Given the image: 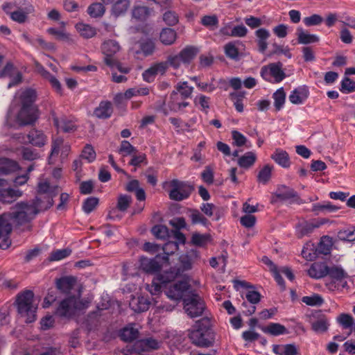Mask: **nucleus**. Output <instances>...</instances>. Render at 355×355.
I'll return each mask as SVG.
<instances>
[{
	"mask_svg": "<svg viewBox=\"0 0 355 355\" xmlns=\"http://www.w3.org/2000/svg\"><path fill=\"white\" fill-rule=\"evenodd\" d=\"M189 338L193 344L200 347L212 346L215 340L212 330L200 321L189 331Z\"/></svg>",
	"mask_w": 355,
	"mask_h": 355,
	"instance_id": "nucleus-2",
	"label": "nucleus"
},
{
	"mask_svg": "<svg viewBox=\"0 0 355 355\" xmlns=\"http://www.w3.org/2000/svg\"><path fill=\"white\" fill-rule=\"evenodd\" d=\"M179 274V270L173 268L170 271H166L164 274L159 275L157 277V279L160 281L161 283L166 284L167 282L173 281Z\"/></svg>",
	"mask_w": 355,
	"mask_h": 355,
	"instance_id": "nucleus-53",
	"label": "nucleus"
},
{
	"mask_svg": "<svg viewBox=\"0 0 355 355\" xmlns=\"http://www.w3.org/2000/svg\"><path fill=\"white\" fill-rule=\"evenodd\" d=\"M87 307L85 302L80 300V295H69L60 301L55 314L62 318H69L77 310H82Z\"/></svg>",
	"mask_w": 355,
	"mask_h": 355,
	"instance_id": "nucleus-4",
	"label": "nucleus"
},
{
	"mask_svg": "<svg viewBox=\"0 0 355 355\" xmlns=\"http://www.w3.org/2000/svg\"><path fill=\"white\" fill-rule=\"evenodd\" d=\"M56 287L61 293L67 296L73 295L71 291L76 284V279L72 276L62 277L56 280Z\"/></svg>",
	"mask_w": 355,
	"mask_h": 355,
	"instance_id": "nucleus-17",
	"label": "nucleus"
},
{
	"mask_svg": "<svg viewBox=\"0 0 355 355\" xmlns=\"http://www.w3.org/2000/svg\"><path fill=\"white\" fill-rule=\"evenodd\" d=\"M150 13V10L146 6H135L132 10V17L139 20H144Z\"/></svg>",
	"mask_w": 355,
	"mask_h": 355,
	"instance_id": "nucleus-49",
	"label": "nucleus"
},
{
	"mask_svg": "<svg viewBox=\"0 0 355 355\" xmlns=\"http://www.w3.org/2000/svg\"><path fill=\"white\" fill-rule=\"evenodd\" d=\"M22 191L15 189H0V202L10 204L22 196Z\"/></svg>",
	"mask_w": 355,
	"mask_h": 355,
	"instance_id": "nucleus-26",
	"label": "nucleus"
},
{
	"mask_svg": "<svg viewBox=\"0 0 355 355\" xmlns=\"http://www.w3.org/2000/svg\"><path fill=\"white\" fill-rule=\"evenodd\" d=\"M34 293L31 291H26L18 295L16 304L18 313L25 318L27 323L36 319L37 306L33 304Z\"/></svg>",
	"mask_w": 355,
	"mask_h": 355,
	"instance_id": "nucleus-3",
	"label": "nucleus"
},
{
	"mask_svg": "<svg viewBox=\"0 0 355 355\" xmlns=\"http://www.w3.org/2000/svg\"><path fill=\"white\" fill-rule=\"evenodd\" d=\"M1 76L13 77L12 80L8 83V88L15 86L21 82L22 76L11 62H7L1 72Z\"/></svg>",
	"mask_w": 355,
	"mask_h": 355,
	"instance_id": "nucleus-16",
	"label": "nucleus"
},
{
	"mask_svg": "<svg viewBox=\"0 0 355 355\" xmlns=\"http://www.w3.org/2000/svg\"><path fill=\"white\" fill-rule=\"evenodd\" d=\"M169 185L172 188L169 192L171 200L181 201L187 198L192 191L191 186L178 180H173L169 182Z\"/></svg>",
	"mask_w": 355,
	"mask_h": 355,
	"instance_id": "nucleus-7",
	"label": "nucleus"
},
{
	"mask_svg": "<svg viewBox=\"0 0 355 355\" xmlns=\"http://www.w3.org/2000/svg\"><path fill=\"white\" fill-rule=\"evenodd\" d=\"M160 345L161 343L158 340L148 338L135 342L133 345V350L137 353L149 352L159 349Z\"/></svg>",
	"mask_w": 355,
	"mask_h": 355,
	"instance_id": "nucleus-15",
	"label": "nucleus"
},
{
	"mask_svg": "<svg viewBox=\"0 0 355 355\" xmlns=\"http://www.w3.org/2000/svg\"><path fill=\"white\" fill-rule=\"evenodd\" d=\"M36 92L31 88L21 89L15 96L16 101H19L21 106L36 107L34 102L36 99Z\"/></svg>",
	"mask_w": 355,
	"mask_h": 355,
	"instance_id": "nucleus-13",
	"label": "nucleus"
},
{
	"mask_svg": "<svg viewBox=\"0 0 355 355\" xmlns=\"http://www.w3.org/2000/svg\"><path fill=\"white\" fill-rule=\"evenodd\" d=\"M302 302L309 306L320 305L323 302L322 298L318 295L305 296L302 297Z\"/></svg>",
	"mask_w": 355,
	"mask_h": 355,
	"instance_id": "nucleus-62",
	"label": "nucleus"
},
{
	"mask_svg": "<svg viewBox=\"0 0 355 355\" xmlns=\"http://www.w3.org/2000/svg\"><path fill=\"white\" fill-rule=\"evenodd\" d=\"M338 238L341 241H355V227H350L340 230L338 232Z\"/></svg>",
	"mask_w": 355,
	"mask_h": 355,
	"instance_id": "nucleus-46",
	"label": "nucleus"
},
{
	"mask_svg": "<svg viewBox=\"0 0 355 355\" xmlns=\"http://www.w3.org/2000/svg\"><path fill=\"white\" fill-rule=\"evenodd\" d=\"M28 138L29 142L36 146H42L47 141L46 136L42 131L37 130H31Z\"/></svg>",
	"mask_w": 355,
	"mask_h": 355,
	"instance_id": "nucleus-32",
	"label": "nucleus"
},
{
	"mask_svg": "<svg viewBox=\"0 0 355 355\" xmlns=\"http://www.w3.org/2000/svg\"><path fill=\"white\" fill-rule=\"evenodd\" d=\"M323 222L317 221H303L296 226V234L297 237L302 238L313 232V231L319 227Z\"/></svg>",
	"mask_w": 355,
	"mask_h": 355,
	"instance_id": "nucleus-19",
	"label": "nucleus"
},
{
	"mask_svg": "<svg viewBox=\"0 0 355 355\" xmlns=\"http://www.w3.org/2000/svg\"><path fill=\"white\" fill-rule=\"evenodd\" d=\"M159 259L160 258L158 257L154 259L142 257L140 259V267L147 273H155L159 271L162 268V265L159 261Z\"/></svg>",
	"mask_w": 355,
	"mask_h": 355,
	"instance_id": "nucleus-20",
	"label": "nucleus"
},
{
	"mask_svg": "<svg viewBox=\"0 0 355 355\" xmlns=\"http://www.w3.org/2000/svg\"><path fill=\"white\" fill-rule=\"evenodd\" d=\"M274 106L277 111H279L284 106L286 101V93L282 87L278 89L273 94Z\"/></svg>",
	"mask_w": 355,
	"mask_h": 355,
	"instance_id": "nucleus-42",
	"label": "nucleus"
},
{
	"mask_svg": "<svg viewBox=\"0 0 355 355\" xmlns=\"http://www.w3.org/2000/svg\"><path fill=\"white\" fill-rule=\"evenodd\" d=\"M302 257L308 260L311 261L316 257V254L314 250V247L311 245H306L302 250Z\"/></svg>",
	"mask_w": 355,
	"mask_h": 355,
	"instance_id": "nucleus-64",
	"label": "nucleus"
},
{
	"mask_svg": "<svg viewBox=\"0 0 355 355\" xmlns=\"http://www.w3.org/2000/svg\"><path fill=\"white\" fill-rule=\"evenodd\" d=\"M189 216L194 224L201 223L205 225L207 222V218L197 209L191 210Z\"/></svg>",
	"mask_w": 355,
	"mask_h": 355,
	"instance_id": "nucleus-61",
	"label": "nucleus"
},
{
	"mask_svg": "<svg viewBox=\"0 0 355 355\" xmlns=\"http://www.w3.org/2000/svg\"><path fill=\"white\" fill-rule=\"evenodd\" d=\"M327 275L334 280V282L326 284V286L331 290H334L336 288V286L335 285L336 282L342 283L348 277L347 273L343 270V268L337 266L331 267L328 266Z\"/></svg>",
	"mask_w": 355,
	"mask_h": 355,
	"instance_id": "nucleus-14",
	"label": "nucleus"
},
{
	"mask_svg": "<svg viewBox=\"0 0 355 355\" xmlns=\"http://www.w3.org/2000/svg\"><path fill=\"white\" fill-rule=\"evenodd\" d=\"M336 321L344 329L351 328L355 336V320L351 315L341 313L336 318Z\"/></svg>",
	"mask_w": 355,
	"mask_h": 355,
	"instance_id": "nucleus-33",
	"label": "nucleus"
},
{
	"mask_svg": "<svg viewBox=\"0 0 355 355\" xmlns=\"http://www.w3.org/2000/svg\"><path fill=\"white\" fill-rule=\"evenodd\" d=\"M263 331L266 334L272 336H279L288 333L286 328L279 323H270L268 326L262 329Z\"/></svg>",
	"mask_w": 355,
	"mask_h": 355,
	"instance_id": "nucleus-38",
	"label": "nucleus"
},
{
	"mask_svg": "<svg viewBox=\"0 0 355 355\" xmlns=\"http://www.w3.org/2000/svg\"><path fill=\"white\" fill-rule=\"evenodd\" d=\"M175 89V90L171 94V98H178V94L181 95L182 98H188L191 97L193 91V87L189 86L186 81L178 83Z\"/></svg>",
	"mask_w": 355,
	"mask_h": 355,
	"instance_id": "nucleus-25",
	"label": "nucleus"
},
{
	"mask_svg": "<svg viewBox=\"0 0 355 355\" xmlns=\"http://www.w3.org/2000/svg\"><path fill=\"white\" fill-rule=\"evenodd\" d=\"M151 232L156 238L159 239H166L168 236V229L163 225H155Z\"/></svg>",
	"mask_w": 355,
	"mask_h": 355,
	"instance_id": "nucleus-51",
	"label": "nucleus"
},
{
	"mask_svg": "<svg viewBox=\"0 0 355 355\" xmlns=\"http://www.w3.org/2000/svg\"><path fill=\"white\" fill-rule=\"evenodd\" d=\"M282 66L283 64L280 62L265 65L261 67L260 75L263 79L268 82L273 83H280L286 78Z\"/></svg>",
	"mask_w": 355,
	"mask_h": 355,
	"instance_id": "nucleus-5",
	"label": "nucleus"
},
{
	"mask_svg": "<svg viewBox=\"0 0 355 355\" xmlns=\"http://www.w3.org/2000/svg\"><path fill=\"white\" fill-rule=\"evenodd\" d=\"M297 41L300 44H308L311 43H316L319 41V37L314 34H310L302 28L297 29Z\"/></svg>",
	"mask_w": 355,
	"mask_h": 355,
	"instance_id": "nucleus-34",
	"label": "nucleus"
},
{
	"mask_svg": "<svg viewBox=\"0 0 355 355\" xmlns=\"http://www.w3.org/2000/svg\"><path fill=\"white\" fill-rule=\"evenodd\" d=\"M71 253V250L69 248L57 250L51 252L50 255V260L60 261L69 256Z\"/></svg>",
	"mask_w": 355,
	"mask_h": 355,
	"instance_id": "nucleus-55",
	"label": "nucleus"
},
{
	"mask_svg": "<svg viewBox=\"0 0 355 355\" xmlns=\"http://www.w3.org/2000/svg\"><path fill=\"white\" fill-rule=\"evenodd\" d=\"M101 49L105 55L104 61L105 64L110 67L114 68V65L116 64V59L114 55L120 51V45L116 41L110 40L103 43Z\"/></svg>",
	"mask_w": 355,
	"mask_h": 355,
	"instance_id": "nucleus-9",
	"label": "nucleus"
},
{
	"mask_svg": "<svg viewBox=\"0 0 355 355\" xmlns=\"http://www.w3.org/2000/svg\"><path fill=\"white\" fill-rule=\"evenodd\" d=\"M167 69L168 63L163 62L154 63L143 72V79L147 83H151L154 81L157 75L164 74Z\"/></svg>",
	"mask_w": 355,
	"mask_h": 355,
	"instance_id": "nucleus-12",
	"label": "nucleus"
},
{
	"mask_svg": "<svg viewBox=\"0 0 355 355\" xmlns=\"http://www.w3.org/2000/svg\"><path fill=\"white\" fill-rule=\"evenodd\" d=\"M201 23L203 26L212 28L218 26V19L216 15H205L201 19Z\"/></svg>",
	"mask_w": 355,
	"mask_h": 355,
	"instance_id": "nucleus-59",
	"label": "nucleus"
},
{
	"mask_svg": "<svg viewBox=\"0 0 355 355\" xmlns=\"http://www.w3.org/2000/svg\"><path fill=\"white\" fill-rule=\"evenodd\" d=\"M98 204V199L95 197L87 198L83 205V209L85 213L90 214L95 209Z\"/></svg>",
	"mask_w": 355,
	"mask_h": 355,
	"instance_id": "nucleus-54",
	"label": "nucleus"
},
{
	"mask_svg": "<svg viewBox=\"0 0 355 355\" xmlns=\"http://www.w3.org/2000/svg\"><path fill=\"white\" fill-rule=\"evenodd\" d=\"M278 165L283 168H288L291 165L290 157L288 153L282 149L277 148L270 156Z\"/></svg>",
	"mask_w": 355,
	"mask_h": 355,
	"instance_id": "nucleus-27",
	"label": "nucleus"
},
{
	"mask_svg": "<svg viewBox=\"0 0 355 355\" xmlns=\"http://www.w3.org/2000/svg\"><path fill=\"white\" fill-rule=\"evenodd\" d=\"M309 94V89L306 86H300L291 92L288 99L293 104H302L306 100Z\"/></svg>",
	"mask_w": 355,
	"mask_h": 355,
	"instance_id": "nucleus-21",
	"label": "nucleus"
},
{
	"mask_svg": "<svg viewBox=\"0 0 355 355\" xmlns=\"http://www.w3.org/2000/svg\"><path fill=\"white\" fill-rule=\"evenodd\" d=\"M272 170V166L270 165H266L263 166L262 169L259 171L257 175V180L259 182L263 184H266L271 177V172Z\"/></svg>",
	"mask_w": 355,
	"mask_h": 355,
	"instance_id": "nucleus-50",
	"label": "nucleus"
},
{
	"mask_svg": "<svg viewBox=\"0 0 355 355\" xmlns=\"http://www.w3.org/2000/svg\"><path fill=\"white\" fill-rule=\"evenodd\" d=\"M328 266L324 262H314L307 270L308 275L315 279H321L327 275Z\"/></svg>",
	"mask_w": 355,
	"mask_h": 355,
	"instance_id": "nucleus-18",
	"label": "nucleus"
},
{
	"mask_svg": "<svg viewBox=\"0 0 355 355\" xmlns=\"http://www.w3.org/2000/svg\"><path fill=\"white\" fill-rule=\"evenodd\" d=\"M130 6V0H116L112 5V15L116 17L124 15L129 9Z\"/></svg>",
	"mask_w": 355,
	"mask_h": 355,
	"instance_id": "nucleus-28",
	"label": "nucleus"
},
{
	"mask_svg": "<svg viewBox=\"0 0 355 355\" xmlns=\"http://www.w3.org/2000/svg\"><path fill=\"white\" fill-rule=\"evenodd\" d=\"M131 201V197L126 195H121L118 198L117 208L121 211H125L130 206Z\"/></svg>",
	"mask_w": 355,
	"mask_h": 355,
	"instance_id": "nucleus-58",
	"label": "nucleus"
},
{
	"mask_svg": "<svg viewBox=\"0 0 355 355\" xmlns=\"http://www.w3.org/2000/svg\"><path fill=\"white\" fill-rule=\"evenodd\" d=\"M53 123L58 131L63 132H72L76 130V125L75 122L66 116H62L60 118L55 117L53 119Z\"/></svg>",
	"mask_w": 355,
	"mask_h": 355,
	"instance_id": "nucleus-23",
	"label": "nucleus"
},
{
	"mask_svg": "<svg viewBox=\"0 0 355 355\" xmlns=\"http://www.w3.org/2000/svg\"><path fill=\"white\" fill-rule=\"evenodd\" d=\"M257 160V155L254 152L249 151L238 159V165L243 168H249L254 165Z\"/></svg>",
	"mask_w": 355,
	"mask_h": 355,
	"instance_id": "nucleus-37",
	"label": "nucleus"
},
{
	"mask_svg": "<svg viewBox=\"0 0 355 355\" xmlns=\"http://www.w3.org/2000/svg\"><path fill=\"white\" fill-rule=\"evenodd\" d=\"M193 102L196 105H199L202 110L207 111L209 109L210 98L205 95L199 94L196 96Z\"/></svg>",
	"mask_w": 355,
	"mask_h": 355,
	"instance_id": "nucleus-52",
	"label": "nucleus"
},
{
	"mask_svg": "<svg viewBox=\"0 0 355 355\" xmlns=\"http://www.w3.org/2000/svg\"><path fill=\"white\" fill-rule=\"evenodd\" d=\"M198 53V49L194 46H187L180 52L183 63H189Z\"/></svg>",
	"mask_w": 355,
	"mask_h": 355,
	"instance_id": "nucleus-39",
	"label": "nucleus"
},
{
	"mask_svg": "<svg viewBox=\"0 0 355 355\" xmlns=\"http://www.w3.org/2000/svg\"><path fill=\"white\" fill-rule=\"evenodd\" d=\"M81 157L87 160L88 162H93L96 158V153L90 145H87L82 151Z\"/></svg>",
	"mask_w": 355,
	"mask_h": 355,
	"instance_id": "nucleus-60",
	"label": "nucleus"
},
{
	"mask_svg": "<svg viewBox=\"0 0 355 355\" xmlns=\"http://www.w3.org/2000/svg\"><path fill=\"white\" fill-rule=\"evenodd\" d=\"M225 53L227 57L231 59L236 60L239 58V51L235 44L229 42L225 46Z\"/></svg>",
	"mask_w": 355,
	"mask_h": 355,
	"instance_id": "nucleus-57",
	"label": "nucleus"
},
{
	"mask_svg": "<svg viewBox=\"0 0 355 355\" xmlns=\"http://www.w3.org/2000/svg\"><path fill=\"white\" fill-rule=\"evenodd\" d=\"M332 246V241L329 236H323L322 237L317 250L319 253L323 254H327L330 252L331 248Z\"/></svg>",
	"mask_w": 355,
	"mask_h": 355,
	"instance_id": "nucleus-47",
	"label": "nucleus"
},
{
	"mask_svg": "<svg viewBox=\"0 0 355 355\" xmlns=\"http://www.w3.org/2000/svg\"><path fill=\"white\" fill-rule=\"evenodd\" d=\"M276 196L281 200H288L295 198L297 193L293 189L281 185L277 190Z\"/></svg>",
	"mask_w": 355,
	"mask_h": 355,
	"instance_id": "nucleus-41",
	"label": "nucleus"
},
{
	"mask_svg": "<svg viewBox=\"0 0 355 355\" xmlns=\"http://www.w3.org/2000/svg\"><path fill=\"white\" fill-rule=\"evenodd\" d=\"M311 323L312 329L316 333H324L327 331L329 326V320L327 317L321 314L313 315Z\"/></svg>",
	"mask_w": 355,
	"mask_h": 355,
	"instance_id": "nucleus-24",
	"label": "nucleus"
},
{
	"mask_svg": "<svg viewBox=\"0 0 355 355\" xmlns=\"http://www.w3.org/2000/svg\"><path fill=\"white\" fill-rule=\"evenodd\" d=\"M129 304L135 312L140 313L146 311L149 309L151 302L144 296H134L130 300Z\"/></svg>",
	"mask_w": 355,
	"mask_h": 355,
	"instance_id": "nucleus-22",
	"label": "nucleus"
},
{
	"mask_svg": "<svg viewBox=\"0 0 355 355\" xmlns=\"http://www.w3.org/2000/svg\"><path fill=\"white\" fill-rule=\"evenodd\" d=\"M189 285L185 281H180L171 286L166 291V294L168 298L175 300L182 299L187 297L193 292L189 291Z\"/></svg>",
	"mask_w": 355,
	"mask_h": 355,
	"instance_id": "nucleus-10",
	"label": "nucleus"
},
{
	"mask_svg": "<svg viewBox=\"0 0 355 355\" xmlns=\"http://www.w3.org/2000/svg\"><path fill=\"white\" fill-rule=\"evenodd\" d=\"M18 168V164L15 161L6 158L0 159V174L7 175Z\"/></svg>",
	"mask_w": 355,
	"mask_h": 355,
	"instance_id": "nucleus-36",
	"label": "nucleus"
},
{
	"mask_svg": "<svg viewBox=\"0 0 355 355\" xmlns=\"http://www.w3.org/2000/svg\"><path fill=\"white\" fill-rule=\"evenodd\" d=\"M323 21V18L318 14L304 17L303 22L306 26H318Z\"/></svg>",
	"mask_w": 355,
	"mask_h": 355,
	"instance_id": "nucleus-56",
	"label": "nucleus"
},
{
	"mask_svg": "<svg viewBox=\"0 0 355 355\" xmlns=\"http://www.w3.org/2000/svg\"><path fill=\"white\" fill-rule=\"evenodd\" d=\"M232 137L233 139V144L236 146H242L245 144L247 141L246 137L237 130L232 132Z\"/></svg>",
	"mask_w": 355,
	"mask_h": 355,
	"instance_id": "nucleus-63",
	"label": "nucleus"
},
{
	"mask_svg": "<svg viewBox=\"0 0 355 355\" xmlns=\"http://www.w3.org/2000/svg\"><path fill=\"white\" fill-rule=\"evenodd\" d=\"M163 21L170 26L176 25L179 21L178 15L173 10H167L162 16Z\"/></svg>",
	"mask_w": 355,
	"mask_h": 355,
	"instance_id": "nucleus-48",
	"label": "nucleus"
},
{
	"mask_svg": "<svg viewBox=\"0 0 355 355\" xmlns=\"http://www.w3.org/2000/svg\"><path fill=\"white\" fill-rule=\"evenodd\" d=\"M138 335V330L132 325H129L122 330L121 337L125 341H132L136 339Z\"/></svg>",
	"mask_w": 355,
	"mask_h": 355,
	"instance_id": "nucleus-44",
	"label": "nucleus"
},
{
	"mask_svg": "<svg viewBox=\"0 0 355 355\" xmlns=\"http://www.w3.org/2000/svg\"><path fill=\"white\" fill-rule=\"evenodd\" d=\"M112 112V103L110 101H103L95 109L94 114L99 119H107L110 117Z\"/></svg>",
	"mask_w": 355,
	"mask_h": 355,
	"instance_id": "nucleus-29",
	"label": "nucleus"
},
{
	"mask_svg": "<svg viewBox=\"0 0 355 355\" xmlns=\"http://www.w3.org/2000/svg\"><path fill=\"white\" fill-rule=\"evenodd\" d=\"M53 205L52 199L49 197L46 204L42 205L41 199L36 197L32 201H21L13 206L8 213L12 221L21 225L31 222L42 210H46Z\"/></svg>",
	"mask_w": 355,
	"mask_h": 355,
	"instance_id": "nucleus-1",
	"label": "nucleus"
},
{
	"mask_svg": "<svg viewBox=\"0 0 355 355\" xmlns=\"http://www.w3.org/2000/svg\"><path fill=\"white\" fill-rule=\"evenodd\" d=\"M105 12V8L101 3H94L87 8V13L94 18L102 17Z\"/></svg>",
	"mask_w": 355,
	"mask_h": 355,
	"instance_id": "nucleus-43",
	"label": "nucleus"
},
{
	"mask_svg": "<svg viewBox=\"0 0 355 355\" xmlns=\"http://www.w3.org/2000/svg\"><path fill=\"white\" fill-rule=\"evenodd\" d=\"M76 28L80 35L85 38H91L96 34V29L89 24L78 23Z\"/></svg>",
	"mask_w": 355,
	"mask_h": 355,
	"instance_id": "nucleus-40",
	"label": "nucleus"
},
{
	"mask_svg": "<svg viewBox=\"0 0 355 355\" xmlns=\"http://www.w3.org/2000/svg\"><path fill=\"white\" fill-rule=\"evenodd\" d=\"M12 219L8 213L0 216V239L7 236L12 231Z\"/></svg>",
	"mask_w": 355,
	"mask_h": 355,
	"instance_id": "nucleus-31",
	"label": "nucleus"
},
{
	"mask_svg": "<svg viewBox=\"0 0 355 355\" xmlns=\"http://www.w3.org/2000/svg\"><path fill=\"white\" fill-rule=\"evenodd\" d=\"M71 150V146L68 142L60 137H53L51 141V150L49 157L50 164L54 163V158L60 153L62 159H65Z\"/></svg>",
	"mask_w": 355,
	"mask_h": 355,
	"instance_id": "nucleus-8",
	"label": "nucleus"
},
{
	"mask_svg": "<svg viewBox=\"0 0 355 355\" xmlns=\"http://www.w3.org/2000/svg\"><path fill=\"white\" fill-rule=\"evenodd\" d=\"M177 38L176 32L169 28H163L159 34V40L164 45H171L175 42Z\"/></svg>",
	"mask_w": 355,
	"mask_h": 355,
	"instance_id": "nucleus-35",
	"label": "nucleus"
},
{
	"mask_svg": "<svg viewBox=\"0 0 355 355\" xmlns=\"http://www.w3.org/2000/svg\"><path fill=\"white\" fill-rule=\"evenodd\" d=\"M211 241L209 234H202L200 233H193L191 236V243L194 245L203 247L206 245Z\"/></svg>",
	"mask_w": 355,
	"mask_h": 355,
	"instance_id": "nucleus-45",
	"label": "nucleus"
},
{
	"mask_svg": "<svg viewBox=\"0 0 355 355\" xmlns=\"http://www.w3.org/2000/svg\"><path fill=\"white\" fill-rule=\"evenodd\" d=\"M38 117L36 107L21 106L17 120L20 125H29L34 123Z\"/></svg>",
	"mask_w": 355,
	"mask_h": 355,
	"instance_id": "nucleus-11",
	"label": "nucleus"
},
{
	"mask_svg": "<svg viewBox=\"0 0 355 355\" xmlns=\"http://www.w3.org/2000/svg\"><path fill=\"white\" fill-rule=\"evenodd\" d=\"M184 309L191 318L200 316L205 309L203 300L196 293H191L184 298Z\"/></svg>",
	"mask_w": 355,
	"mask_h": 355,
	"instance_id": "nucleus-6",
	"label": "nucleus"
},
{
	"mask_svg": "<svg viewBox=\"0 0 355 355\" xmlns=\"http://www.w3.org/2000/svg\"><path fill=\"white\" fill-rule=\"evenodd\" d=\"M38 193L40 194H46V196L44 197V199H42L41 197H39L41 199V203L42 205L46 204L48 202L49 197H51V198L53 200V196L55 194L54 193V189H52V187L50 186L49 183L46 181H41L38 183ZM53 202V201L52 200Z\"/></svg>",
	"mask_w": 355,
	"mask_h": 355,
	"instance_id": "nucleus-30",
	"label": "nucleus"
}]
</instances>
